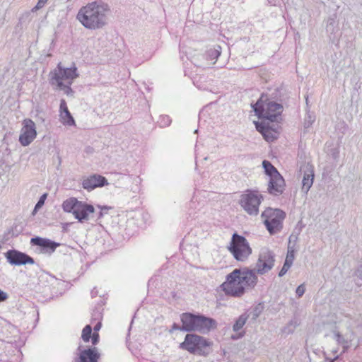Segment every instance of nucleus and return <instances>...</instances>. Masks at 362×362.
Listing matches in <instances>:
<instances>
[{"label": "nucleus", "mask_w": 362, "mask_h": 362, "mask_svg": "<svg viewBox=\"0 0 362 362\" xmlns=\"http://www.w3.org/2000/svg\"><path fill=\"white\" fill-rule=\"evenodd\" d=\"M257 283L255 270L235 269L226 276L220 287L226 296L239 298L244 295L246 288H254Z\"/></svg>", "instance_id": "nucleus-1"}, {"label": "nucleus", "mask_w": 362, "mask_h": 362, "mask_svg": "<svg viewBox=\"0 0 362 362\" xmlns=\"http://www.w3.org/2000/svg\"><path fill=\"white\" fill-rule=\"evenodd\" d=\"M110 11L107 4L94 1L81 8L76 18L86 28L100 29L107 24V15Z\"/></svg>", "instance_id": "nucleus-2"}, {"label": "nucleus", "mask_w": 362, "mask_h": 362, "mask_svg": "<svg viewBox=\"0 0 362 362\" xmlns=\"http://www.w3.org/2000/svg\"><path fill=\"white\" fill-rule=\"evenodd\" d=\"M148 219V214L141 209L122 211L115 218V223H117L118 233L126 239L133 234L136 226H141Z\"/></svg>", "instance_id": "nucleus-3"}, {"label": "nucleus", "mask_w": 362, "mask_h": 362, "mask_svg": "<svg viewBox=\"0 0 362 362\" xmlns=\"http://www.w3.org/2000/svg\"><path fill=\"white\" fill-rule=\"evenodd\" d=\"M180 320L182 329L184 332H199L206 334L216 326V322L214 319L190 313H182Z\"/></svg>", "instance_id": "nucleus-4"}, {"label": "nucleus", "mask_w": 362, "mask_h": 362, "mask_svg": "<svg viewBox=\"0 0 362 362\" xmlns=\"http://www.w3.org/2000/svg\"><path fill=\"white\" fill-rule=\"evenodd\" d=\"M62 209L66 213H71L80 223L87 221L91 214L95 212L92 204L78 201L75 197H70L62 203Z\"/></svg>", "instance_id": "nucleus-5"}, {"label": "nucleus", "mask_w": 362, "mask_h": 362, "mask_svg": "<svg viewBox=\"0 0 362 362\" xmlns=\"http://www.w3.org/2000/svg\"><path fill=\"white\" fill-rule=\"evenodd\" d=\"M255 115L259 118L274 122L283 111V106L274 101H264L262 97L252 105Z\"/></svg>", "instance_id": "nucleus-6"}, {"label": "nucleus", "mask_w": 362, "mask_h": 362, "mask_svg": "<svg viewBox=\"0 0 362 362\" xmlns=\"http://www.w3.org/2000/svg\"><path fill=\"white\" fill-rule=\"evenodd\" d=\"M210 346L211 343L204 337L194 334H187L180 347L191 354L206 356L209 354Z\"/></svg>", "instance_id": "nucleus-7"}, {"label": "nucleus", "mask_w": 362, "mask_h": 362, "mask_svg": "<svg viewBox=\"0 0 362 362\" xmlns=\"http://www.w3.org/2000/svg\"><path fill=\"white\" fill-rule=\"evenodd\" d=\"M285 217V212L279 209L268 208L262 214L263 222L272 235L277 233L282 229Z\"/></svg>", "instance_id": "nucleus-8"}, {"label": "nucleus", "mask_w": 362, "mask_h": 362, "mask_svg": "<svg viewBox=\"0 0 362 362\" xmlns=\"http://www.w3.org/2000/svg\"><path fill=\"white\" fill-rule=\"evenodd\" d=\"M228 250L233 255V257L239 262H244L252 253V249L246 238L237 233L232 235Z\"/></svg>", "instance_id": "nucleus-9"}, {"label": "nucleus", "mask_w": 362, "mask_h": 362, "mask_svg": "<svg viewBox=\"0 0 362 362\" xmlns=\"http://www.w3.org/2000/svg\"><path fill=\"white\" fill-rule=\"evenodd\" d=\"M262 199L263 197L259 192L247 190L241 195L240 204L248 214L256 216L259 213V206Z\"/></svg>", "instance_id": "nucleus-10"}, {"label": "nucleus", "mask_w": 362, "mask_h": 362, "mask_svg": "<svg viewBox=\"0 0 362 362\" xmlns=\"http://www.w3.org/2000/svg\"><path fill=\"white\" fill-rule=\"evenodd\" d=\"M78 76L77 68L74 66L70 68H64L59 63L57 69L49 74V83L52 86L59 83H67L68 81L73 83L74 79Z\"/></svg>", "instance_id": "nucleus-11"}, {"label": "nucleus", "mask_w": 362, "mask_h": 362, "mask_svg": "<svg viewBox=\"0 0 362 362\" xmlns=\"http://www.w3.org/2000/svg\"><path fill=\"white\" fill-rule=\"evenodd\" d=\"M140 182L139 177L115 173V187L116 188H125L127 191L136 194L140 190Z\"/></svg>", "instance_id": "nucleus-12"}, {"label": "nucleus", "mask_w": 362, "mask_h": 362, "mask_svg": "<svg viewBox=\"0 0 362 362\" xmlns=\"http://www.w3.org/2000/svg\"><path fill=\"white\" fill-rule=\"evenodd\" d=\"M274 255L267 248L261 250L255 268L253 269L257 274H264L269 272L274 265Z\"/></svg>", "instance_id": "nucleus-13"}, {"label": "nucleus", "mask_w": 362, "mask_h": 362, "mask_svg": "<svg viewBox=\"0 0 362 362\" xmlns=\"http://www.w3.org/2000/svg\"><path fill=\"white\" fill-rule=\"evenodd\" d=\"M23 127L19 136V142L23 146L31 144L37 136V131L35 122L30 119H25L23 122Z\"/></svg>", "instance_id": "nucleus-14"}, {"label": "nucleus", "mask_w": 362, "mask_h": 362, "mask_svg": "<svg viewBox=\"0 0 362 362\" xmlns=\"http://www.w3.org/2000/svg\"><path fill=\"white\" fill-rule=\"evenodd\" d=\"M77 351V356L74 358V362H98L100 357V354L95 346L83 348L81 345H79Z\"/></svg>", "instance_id": "nucleus-15"}, {"label": "nucleus", "mask_w": 362, "mask_h": 362, "mask_svg": "<svg viewBox=\"0 0 362 362\" xmlns=\"http://www.w3.org/2000/svg\"><path fill=\"white\" fill-rule=\"evenodd\" d=\"M5 257L11 265L20 266L35 264V260L32 257L16 250H8L5 253Z\"/></svg>", "instance_id": "nucleus-16"}, {"label": "nucleus", "mask_w": 362, "mask_h": 362, "mask_svg": "<svg viewBox=\"0 0 362 362\" xmlns=\"http://www.w3.org/2000/svg\"><path fill=\"white\" fill-rule=\"evenodd\" d=\"M30 243L31 245L38 246L41 253L49 255H52L60 246L59 243L40 236L32 238Z\"/></svg>", "instance_id": "nucleus-17"}, {"label": "nucleus", "mask_w": 362, "mask_h": 362, "mask_svg": "<svg viewBox=\"0 0 362 362\" xmlns=\"http://www.w3.org/2000/svg\"><path fill=\"white\" fill-rule=\"evenodd\" d=\"M285 186L284 177L278 173L269 177L267 191L272 195L279 196L284 192Z\"/></svg>", "instance_id": "nucleus-18"}, {"label": "nucleus", "mask_w": 362, "mask_h": 362, "mask_svg": "<svg viewBox=\"0 0 362 362\" xmlns=\"http://www.w3.org/2000/svg\"><path fill=\"white\" fill-rule=\"evenodd\" d=\"M82 185L84 189L91 191L97 187H101L107 185V181L102 175H93L83 180Z\"/></svg>", "instance_id": "nucleus-19"}, {"label": "nucleus", "mask_w": 362, "mask_h": 362, "mask_svg": "<svg viewBox=\"0 0 362 362\" xmlns=\"http://www.w3.org/2000/svg\"><path fill=\"white\" fill-rule=\"evenodd\" d=\"M59 117L61 122L64 125H75V120L69 112L66 102L64 99H61L59 105Z\"/></svg>", "instance_id": "nucleus-20"}, {"label": "nucleus", "mask_w": 362, "mask_h": 362, "mask_svg": "<svg viewBox=\"0 0 362 362\" xmlns=\"http://www.w3.org/2000/svg\"><path fill=\"white\" fill-rule=\"evenodd\" d=\"M352 325V323L349 322L348 329H350L349 332L351 334V336L349 337L348 336V334L342 335L337 328L332 330L334 339L337 341L338 344L343 345L344 348H347L349 346V341L351 340V336L354 334L353 331L351 329V327Z\"/></svg>", "instance_id": "nucleus-21"}, {"label": "nucleus", "mask_w": 362, "mask_h": 362, "mask_svg": "<svg viewBox=\"0 0 362 362\" xmlns=\"http://www.w3.org/2000/svg\"><path fill=\"white\" fill-rule=\"evenodd\" d=\"M314 174L312 170L308 169V172H305L302 180V189L308 192L313 183Z\"/></svg>", "instance_id": "nucleus-22"}, {"label": "nucleus", "mask_w": 362, "mask_h": 362, "mask_svg": "<svg viewBox=\"0 0 362 362\" xmlns=\"http://www.w3.org/2000/svg\"><path fill=\"white\" fill-rule=\"evenodd\" d=\"M104 304L103 300L100 299V303H98V306L95 307L91 313V319L90 322L93 324L97 321H102L103 319V308L102 305Z\"/></svg>", "instance_id": "nucleus-23"}, {"label": "nucleus", "mask_w": 362, "mask_h": 362, "mask_svg": "<svg viewBox=\"0 0 362 362\" xmlns=\"http://www.w3.org/2000/svg\"><path fill=\"white\" fill-rule=\"evenodd\" d=\"M93 332L92 326L90 325H86L82 329L81 337V339L86 343L89 342L90 340L91 344H93Z\"/></svg>", "instance_id": "nucleus-24"}, {"label": "nucleus", "mask_w": 362, "mask_h": 362, "mask_svg": "<svg viewBox=\"0 0 362 362\" xmlns=\"http://www.w3.org/2000/svg\"><path fill=\"white\" fill-rule=\"evenodd\" d=\"M221 47L218 46L217 48H211L206 52V59L211 61L209 64H214L216 59L221 55Z\"/></svg>", "instance_id": "nucleus-25"}, {"label": "nucleus", "mask_w": 362, "mask_h": 362, "mask_svg": "<svg viewBox=\"0 0 362 362\" xmlns=\"http://www.w3.org/2000/svg\"><path fill=\"white\" fill-rule=\"evenodd\" d=\"M255 126L257 130L262 134V136L267 141H270L274 139L272 133L268 127L262 124H260L258 122H255Z\"/></svg>", "instance_id": "nucleus-26"}, {"label": "nucleus", "mask_w": 362, "mask_h": 362, "mask_svg": "<svg viewBox=\"0 0 362 362\" xmlns=\"http://www.w3.org/2000/svg\"><path fill=\"white\" fill-rule=\"evenodd\" d=\"M57 82V84L54 85L56 86V89L63 90L64 93L68 96H73L74 92L71 88L72 84L71 81H68L67 83H59L58 81Z\"/></svg>", "instance_id": "nucleus-27"}, {"label": "nucleus", "mask_w": 362, "mask_h": 362, "mask_svg": "<svg viewBox=\"0 0 362 362\" xmlns=\"http://www.w3.org/2000/svg\"><path fill=\"white\" fill-rule=\"evenodd\" d=\"M262 166L264 169L265 173L269 176V177H272L273 175H276L279 173L276 168L268 160H264L262 162Z\"/></svg>", "instance_id": "nucleus-28"}, {"label": "nucleus", "mask_w": 362, "mask_h": 362, "mask_svg": "<svg viewBox=\"0 0 362 362\" xmlns=\"http://www.w3.org/2000/svg\"><path fill=\"white\" fill-rule=\"evenodd\" d=\"M95 323L93 327H92L93 336V346H95L99 343L100 336L98 334V331L102 327V321L95 322Z\"/></svg>", "instance_id": "nucleus-29"}, {"label": "nucleus", "mask_w": 362, "mask_h": 362, "mask_svg": "<svg viewBox=\"0 0 362 362\" xmlns=\"http://www.w3.org/2000/svg\"><path fill=\"white\" fill-rule=\"evenodd\" d=\"M247 320V316H246L245 315H241L237 319L235 324L233 325V330L235 332H238L245 325Z\"/></svg>", "instance_id": "nucleus-30"}, {"label": "nucleus", "mask_w": 362, "mask_h": 362, "mask_svg": "<svg viewBox=\"0 0 362 362\" xmlns=\"http://www.w3.org/2000/svg\"><path fill=\"white\" fill-rule=\"evenodd\" d=\"M355 276L356 277V284L358 285V286H361L362 285V264L359 265L356 272H355Z\"/></svg>", "instance_id": "nucleus-31"}, {"label": "nucleus", "mask_w": 362, "mask_h": 362, "mask_svg": "<svg viewBox=\"0 0 362 362\" xmlns=\"http://www.w3.org/2000/svg\"><path fill=\"white\" fill-rule=\"evenodd\" d=\"M293 259H294V250H293V248H292L291 247H290L288 245V252L286 255L285 262L289 263L290 264H293Z\"/></svg>", "instance_id": "nucleus-32"}, {"label": "nucleus", "mask_w": 362, "mask_h": 362, "mask_svg": "<svg viewBox=\"0 0 362 362\" xmlns=\"http://www.w3.org/2000/svg\"><path fill=\"white\" fill-rule=\"evenodd\" d=\"M263 310V305L262 304H259L253 309L252 314V318L255 320L257 318L261 313Z\"/></svg>", "instance_id": "nucleus-33"}, {"label": "nucleus", "mask_w": 362, "mask_h": 362, "mask_svg": "<svg viewBox=\"0 0 362 362\" xmlns=\"http://www.w3.org/2000/svg\"><path fill=\"white\" fill-rule=\"evenodd\" d=\"M47 194H43L39 199L38 202L35 206L34 211H37L39 209H40L45 204V199L47 198Z\"/></svg>", "instance_id": "nucleus-34"}, {"label": "nucleus", "mask_w": 362, "mask_h": 362, "mask_svg": "<svg viewBox=\"0 0 362 362\" xmlns=\"http://www.w3.org/2000/svg\"><path fill=\"white\" fill-rule=\"evenodd\" d=\"M314 121H315V117L308 114L305 118V122H304L305 128H309L313 124Z\"/></svg>", "instance_id": "nucleus-35"}, {"label": "nucleus", "mask_w": 362, "mask_h": 362, "mask_svg": "<svg viewBox=\"0 0 362 362\" xmlns=\"http://www.w3.org/2000/svg\"><path fill=\"white\" fill-rule=\"evenodd\" d=\"M291 265L292 264H290L289 263L284 262V264L279 273V276L281 277L284 276L287 271L290 269Z\"/></svg>", "instance_id": "nucleus-36"}, {"label": "nucleus", "mask_w": 362, "mask_h": 362, "mask_svg": "<svg viewBox=\"0 0 362 362\" xmlns=\"http://www.w3.org/2000/svg\"><path fill=\"white\" fill-rule=\"evenodd\" d=\"M305 291V288L303 284H300L296 288V293L298 297H301Z\"/></svg>", "instance_id": "nucleus-37"}, {"label": "nucleus", "mask_w": 362, "mask_h": 362, "mask_svg": "<svg viewBox=\"0 0 362 362\" xmlns=\"http://www.w3.org/2000/svg\"><path fill=\"white\" fill-rule=\"evenodd\" d=\"M8 298L7 293L0 289V302L6 301Z\"/></svg>", "instance_id": "nucleus-38"}, {"label": "nucleus", "mask_w": 362, "mask_h": 362, "mask_svg": "<svg viewBox=\"0 0 362 362\" xmlns=\"http://www.w3.org/2000/svg\"><path fill=\"white\" fill-rule=\"evenodd\" d=\"M111 207H107V206H103L101 207V210L99 212V216H98V218H101L102 216H103L104 214H107V211L108 209H110Z\"/></svg>", "instance_id": "nucleus-39"}, {"label": "nucleus", "mask_w": 362, "mask_h": 362, "mask_svg": "<svg viewBox=\"0 0 362 362\" xmlns=\"http://www.w3.org/2000/svg\"><path fill=\"white\" fill-rule=\"evenodd\" d=\"M45 3L41 0H38L37 5L32 9L33 11L38 10L45 6Z\"/></svg>", "instance_id": "nucleus-40"}, {"label": "nucleus", "mask_w": 362, "mask_h": 362, "mask_svg": "<svg viewBox=\"0 0 362 362\" xmlns=\"http://www.w3.org/2000/svg\"><path fill=\"white\" fill-rule=\"evenodd\" d=\"M163 120V125L165 126H168L170 125V122H171V120L169 117V116L168 115H165L162 117Z\"/></svg>", "instance_id": "nucleus-41"}, {"label": "nucleus", "mask_w": 362, "mask_h": 362, "mask_svg": "<svg viewBox=\"0 0 362 362\" xmlns=\"http://www.w3.org/2000/svg\"><path fill=\"white\" fill-rule=\"evenodd\" d=\"M129 74L130 73L128 69H124L121 76V79H125L127 78H129Z\"/></svg>", "instance_id": "nucleus-42"}, {"label": "nucleus", "mask_w": 362, "mask_h": 362, "mask_svg": "<svg viewBox=\"0 0 362 362\" xmlns=\"http://www.w3.org/2000/svg\"><path fill=\"white\" fill-rule=\"evenodd\" d=\"M173 330H180V331H182V325L180 326V325H177L176 323H174L173 325V326H172V330L171 331H173Z\"/></svg>", "instance_id": "nucleus-43"}, {"label": "nucleus", "mask_w": 362, "mask_h": 362, "mask_svg": "<svg viewBox=\"0 0 362 362\" xmlns=\"http://www.w3.org/2000/svg\"><path fill=\"white\" fill-rule=\"evenodd\" d=\"M92 298L95 297L98 295V291L95 288H93L90 292Z\"/></svg>", "instance_id": "nucleus-44"}, {"label": "nucleus", "mask_w": 362, "mask_h": 362, "mask_svg": "<svg viewBox=\"0 0 362 362\" xmlns=\"http://www.w3.org/2000/svg\"><path fill=\"white\" fill-rule=\"evenodd\" d=\"M298 322L296 320H291L290 322H289V325H292L293 326V327L295 328L296 326H298Z\"/></svg>", "instance_id": "nucleus-45"}, {"label": "nucleus", "mask_w": 362, "mask_h": 362, "mask_svg": "<svg viewBox=\"0 0 362 362\" xmlns=\"http://www.w3.org/2000/svg\"><path fill=\"white\" fill-rule=\"evenodd\" d=\"M243 337V334H239L238 337L232 336V339H237Z\"/></svg>", "instance_id": "nucleus-46"}, {"label": "nucleus", "mask_w": 362, "mask_h": 362, "mask_svg": "<svg viewBox=\"0 0 362 362\" xmlns=\"http://www.w3.org/2000/svg\"><path fill=\"white\" fill-rule=\"evenodd\" d=\"M328 22H329V25H332L334 23V19L329 18Z\"/></svg>", "instance_id": "nucleus-47"}, {"label": "nucleus", "mask_w": 362, "mask_h": 362, "mask_svg": "<svg viewBox=\"0 0 362 362\" xmlns=\"http://www.w3.org/2000/svg\"><path fill=\"white\" fill-rule=\"evenodd\" d=\"M115 55H117V57H122V52H121V51H119V54H117V53H116V52H115Z\"/></svg>", "instance_id": "nucleus-48"}, {"label": "nucleus", "mask_w": 362, "mask_h": 362, "mask_svg": "<svg viewBox=\"0 0 362 362\" xmlns=\"http://www.w3.org/2000/svg\"><path fill=\"white\" fill-rule=\"evenodd\" d=\"M39 119H40V121H41L42 122H45V119L42 117H40Z\"/></svg>", "instance_id": "nucleus-49"}, {"label": "nucleus", "mask_w": 362, "mask_h": 362, "mask_svg": "<svg viewBox=\"0 0 362 362\" xmlns=\"http://www.w3.org/2000/svg\"><path fill=\"white\" fill-rule=\"evenodd\" d=\"M346 317H348V318H349L350 320H352V318L351 317L350 315H346Z\"/></svg>", "instance_id": "nucleus-50"}, {"label": "nucleus", "mask_w": 362, "mask_h": 362, "mask_svg": "<svg viewBox=\"0 0 362 362\" xmlns=\"http://www.w3.org/2000/svg\"><path fill=\"white\" fill-rule=\"evenodd\" d=\"M338 356H336L333 360H332L330 362H334V360L337 359Z\"/></svg>", "instance_id": "nucleus-51"}, {"label": "nucleus", "mask_w": 362, "mask_h": 362, "mask_svg": "<svg viewBox=\"0 0 362 362\" xmlns=\"http://www.w3.org/2000/svg\"><path fill=\"white\" fill-rule=\"evenodd\" d=\"M41 1H43L45 4H46L48 0H41Z\"/></svg>", "instance_id": "nucleus-52"}]
</instances>
